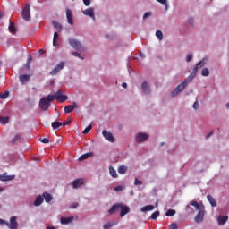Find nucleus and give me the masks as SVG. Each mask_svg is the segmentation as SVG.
Segmentation results:
<instances>
[{"label":"nucleus","mask_w":229,"mask_h":229,"mask_svg":"<svg viewBox=\"0 0 229 229\" xmlns=\"http://www.w3.org/2000/svg\"><path fill=\"white\" fill-rule=\"evenodd\" d=\"M66 18L69 24H73L72 12L71 11V9H66Z\"/></svg>","instance_id":"19"},{"label":"nucleus","mask_w":229,"mask_h":229,"mask_svg":"<svg viewBox=\"0 0 229 229\" xmlns=\"http://www.w3.org/2000/svg\"><path fill=\"white\" fill-rule=\"evenodd\" d=\"M15 178V175H8V174L4 173V174H0V182H10Z\"/></svg>","instance_id":"11"},{"label":"nucleus","mask_w":229,"mask_h":229,"mask_svg":"<svg viewBox=\"0 0 229 229\" xmlns=\"http://www.w3.org/2000/svg\"><path fill=\"white\" fill-rule=\"evenodd\" d=\"M22 17H23L24 21H30L31 19V13L30 12L29 4H25V6L23 8Z\"/></svg>","instance_id":"8"},{"label":"nucleus","mask_w":229,"mask_h":229,"mask_svg":"<svg viewBox=\"0 0 229 229\" xmlns=\"http://www.w3.org/2000/svg\"><path fill=\"white\" fill-rule=\"evenodd\" d=\"M120 210H121L120 216L124 217V216H126V214L130 212V208L127 206H123V204H121Z\"/></svg>","instance_id":"15"},{"label":"nucleus","mask_w":229,"mask_h":229,"mask_svg":"<svg viewBox=\"0 0 229 229\" xmlns=\"http://www.w3.org/2000/svg\"><path fill=\"white\" fill-rule=\"evenodd\" d=\"M9 31L10 33H17V29L15 28V24L12 21H10V24H9Z\"/></svg>","instance_id":"28"},{"label":"nucleus","mask_w":229,"mask_h":229,"mask_svg":"<svg viewBox=\"0 0 229 229\" xmlns=\"http://www.w3.org/2000/svg\"><path fill=\"white\" fill-rule=\"evenodd\" d=\"M52 101L53 99L49 97V95L47 97H43L39 100V108H41L43 112H47V110H49V106H51Z\"/></svg>","instance_id":"3"},{"label":"nucleus","mask_w":229,"mask_h":229,"mask_svg":"<svg viewBox=\"0 0 229 229\" xmlns=\"http://www.w3.org/2000/svg\"><path fill=\"white\" fill-rule=\"evenodd\" d=\"M114 225H117V222L106 223V225H104L103 228L110 229V228H112V226H114Z\"/></svg>","instance_id":"34"},{"label":"nucleus","mask_w":229,"mask_h":229,"mask_svg":"<svg viewBox=\"0 0 229 229\" xmlns=\"http://www.w3.org/2000/svg\"><path fill=\"white\" fill-rule=\"evenodd\" d=\"M30 76L28 74L20 75V81L24 85L27 81H30Z\"/></svg>","instance_id":"23"},{"label":"nucleus","mask_w":229,"mask_h":229,"mask_svg":"<svg viewBox=\"0 0 229 229\" xmlns=\"http://www.w3.org/2000/svg\"><path fill=\"white\" fill-rule=\"evenodd\" d=\"M159 216H160V211H155V212L150 216V219H153V221H155Z\"/></svg>","instance_id":"36"},{"label":"nucleus","mask_w":229,"mask_h":229,"mask_svg":"<svg viewBox=\"0 0 229 229\" xmlns=\"http://www.w3.org/2000/svg\"><path fill=\"white\" fill-rule=\"evenodd\" d=\"M64 67H65V63H64V62L59 63V64L50 72V76H56V74H58V72H60V71H62V69H64Z\"/></svg>","instance_id":"6"},{"label":"nucleus","mask_w":229,"mask_h":229,"mask_svg":"<svg viewBox=\"0 0 229 229\" xmlns=\"http://www.w3.org/2000/svg\"><path fill=\"white\" fill-rule=\"evenodd\" d=\"M3 17V12L0 11V19Z\"/></svg>","instance_id":"62"},{"label":"nucleus","mask_w":229,"mask_h":229,"mask_svg":"<svg viewBox=\"0 0 229 229\" xmlns=\"http://www.w3.org/2000/svg\"><path fill=\"white\" fill-rule=\"evenodd\" d=\"M69 44L73 49H76V51H80L81 53L85 50L83 46H81V43L74 38L69 39Z\"/></svg>","instance_id":"5"},{"label":"nucleus","mask_w":229,"mask_h":229,"mask_svg":"<svg viewBox=\"0 0 229 229\" xmlns=\"http://www.w3.org/2000/svg\"><path fill=\"white\" fill-rule=\"evenodd\" d=\"M39 140H40L43 144H49V139H48V138L39 139Z\"/></svg>","instance_id":"44"},{"label":"nucleus","mask_w":229,"mask_h":229,"mask_svg":"<svg viewBox=\"0 0 229 229\" xmlns=\"http://www.w3.org/2000/svg\"><path fill=\"white\" fill-rule=\"evenodd\" d=\"M60 221L61 225H69V223H72V221H74V216L61 217Z\"/></svg>","instance_id":"18"},{"label":"nucleus","mask_w":229,"mask_h":229,"mask_svg":"<svg viewBox=\"0 0 229 229\" xmlns=\"http://www.w3.org/2000/svg\"><path fill=\"white\" fill-rule=\"evenodd\" d=\"M53 26L54 28H55V30H62V25L56 21H53Z\"/></svg>","instance_id":"38"},{"label":"nucleus","mask_w":229,"mask_h":229,"mask_svg":"<svg viewBox=\"0 0 229 229\" xmlns=\"http://www.w3.org/2000/svg\"><path fill=\"white\" fill-rule=\"evenodd\" d=\"M128 171V167H126L124 165H122L118 167V173L119 174H124Z\"/></svg>","instance_id":"27"},{"label":"nucleus","mask_w":229,"mask_h":229,"mask_svg":"<svg viewBox=\"0 0 229 229\" xmlns=\"http://www.w3.org/2000/svg\"><path fill=\"white\" fill-rule=\"evenodd\" d=\"M50 85H55V80L50 81Z\"/></svg>","instance_id":"60"},{"label":"nucleus","mask_w":229,"mask_h":229,"mask_svg":"<svg viewBox=\"0 0 229 229\" xmlns=\"http://www.w3.org/2000/svg\"><path fill=\"white\" fill-rule=\"evenodd\" d=\"M123 186H116L114 187V191L115 192H121V191H123Z\"/></svg>","instance_id":"46"},{"label":"nucleus","mask_w":229,"mask_h":229,"mask_svg":"<svg viewBox=\"0 0 229 229\" xmlns=\"http://www.w3.org/2000/svg\"><path fill=\"white\" fill-rule=\"evenodd\" d=\"M157 3H160V4H163V6L165 7V10H167V8H169V5L167 4V0H157Z\"/></svg>","instance_id":"40"},{"label":"nucleus","mask_w":229,"mask_h":229,"mask_svg":"<svg viewBox=\"0 0 229 229\" xmlns=\"http://www.w3.org/2000/svg\"><path fill=\"white\" fill-rule=\"evenodd\" d=\"M83 183H85L83 179H76L72 182V187H73V189H78V187H81V185H83Z\"/></svg>","instance_id":"16"},{"label":"nucleus","mask_w":229,"mask_h":229,"mask_svg":"<svg viewBox=\"0 0 229 229\" xmlns=\"http://www.w3.org/2000/svg\"><path fill=\"white\" fill-rule=\"evenodd\" d=\"M10 121V117L8 116H1L0 117V124H6Z\"/></svg>","instance_id":"32"},{"label":"nucleus","mask_w":229,"mask_h":229,"mask_svg":"<svg viewBox=\"0 0 229 229\" xmlns=\"http://www.w3.org/2000/svg\"><path fill=\"white\" fill-rule=\"evenodd\" d=\"M156 37L158 38V40H162L164 38V34L162 33V30H157Z\"/></svg>","instance_id":"37"},{"label":"nucleus","mask_w":229,"mask_h":229,"mask_svg":"<svg viewBox=\"0 0 229 229\" xmlns=\"http://www.w3.org/2000/svg\"><path fill=\"white\" fill-rule=\"evenodd\" d=\"M10 96V91H4V93L0 94L1 99H6Z\"/></svg>","instance_id":"39"},{"label":"nucleus","mask_w":229,"mask_h":229,"mask_svg":"<svg viewBox=\"0 0 229 229\" xmlns=\"http://www.w3.org/2000/svg\"><path fill=\"white\" fill-rule=\"evenodd\" d=\"M118 210H121V203L113 205L112 208L108 210V214L112 216V214L118 212Z\"/></svg>","instance_id":"13"},{"label":"nucleus","mask_w":229,"mask_h":229,"mask_svg":"<svg viewBox=\"0 0 229 229\" xmlns=\"http://www.w3.org/2000/svg\"><path fill=\"white\" fill-rule=\"evenodd\" d=\"M205 65V60L199 61L195 68L193 69L192 72L190 74L189 77L184 79V81L179 84L171 93L172 98H174V96H178L182 90H183L186 87L187 84L191 83L194 78H196V74H198V69H201Z\"/></svg>","instance_id":"1"},{"label":"nucleus","mask_w":229,"mask_h":229,"mask_svg":"<svg viewBox=\"0 0 229 229\" xmlns=\"http://www.w3.org/2000/svg\"><path fill=\"white\" fill-rule=\"evenodd\" d=\"M78 203H73L70 206V208H78Z\"/></svg>","instance_id":"53"},{"label":"nucleus","mask_w":229,"mask_h":229,"mask_svg":"<svg viewBox=\"0 0 229 229\" xmlns=\"http://www.w3.org/2000/svg\"><path fill=\"white\" fill-rule=\"evenodd\" d=\"M170 229H178V225L177 224H172L170 225Z\"/></svg>","instance_id":"52"},{"label":"nucleus","mask_w":229,"mask_h":229,"mask_svg":"<svg viewBox=\"0 0 229 229\" xmlns=\"http://www.w3.org/2000/svg\"><path fill=\"white\" fill-rule=\"evenodd\" d=\"M90 157H94V153L88 152L86 154H83L79 157V162H82V160H87V158H90Z\"/></svg>","instance_id":"20"},{"label":"nucleus","mask_w":229,"mask_h":229,"mask_svg":"<svg viewBox=\"0 0 229 229\" xmlns=\"http://www.w3.org/2000/svg\"><path fill=\"white\" fill-rule=\"evenodd\" d=\"M149 139V135L144 133V132H140L136 136V141L138 142H144Z\"/></svg>","instance_id":"10"},{"label":"nucleus","mask_w":229,"mask_h":229,"mask_svg":"<svg viewBox=\"0 0 229 229\" xmlns=\"http://www.w3.org/2000/svg\"><path fill=\"white\" fill-rule=\"evenodd\" d=\"M84 15H87L88 17H91V19L96 20V17L94 16V8L89 7L82 12Z\"/></svg>","instance_id":"12"},{"label":"nucleus","mask_w":229,"mask_h":229,"mask_svg":"<svg viewBox=\"0 0 229 229\" xmlns=\"http://www.w3.org/2000/svg\"><path fill=\"white\" fill-rule=\"evenodd\" d=\"M212 133H213V132H209L208 134H207L206 138H207V139H209V137H212Z\"/></svg>","instance_id":"57"},{"label":"nucleus","mask_w":229,"mask_h":229,"mask_svg":"<svg viewBox=\"0 0 229 229\" xmlns=\"http://www.w3.org/2000/svg\"><path fill=\"white\" fill-rule=\"evenodd\" d=\"M141 89L145 94H150L151 93V88H149V84H148L147 81H144L141 85Z\"/></svg>","instance_id":"17"},{"label":"nucleus","mask_w":229,"mask_h":229,"mask_svg":"<svg viewBox=\"0 0 229 229\" xmlns=\"http://www.w3.org/2000/svg\"><path fill=\"white\" fill-rule=\"evenodd\" d=\"M201 74L204 77L210 76V71L208 70V68H204L201 72Z\"/></svg>","instance_id":"35"},{"label":"nucleus","mask_w":229,"mask_h":229,"mask_svg":"<svg viewBox=\"0 0 229 229\" xmlns=\"http://www.w3.org/2000/svg\"><path fill=\"white\" fill-rule=\"evenodd\" d=\"M226 108H229V103L226 104Z\"/></svg>","instance_id":"63"},{"label":"nucleus","mask_w":229,"mask_h":229,"mask_svg":"<svg viewBox=\"0 0 229 229\" xmlns=\"http://www.w3.org/2000/svg\"><path fill=\"white\" fill-rule=\"evenodd\" d=\"M122 87H123V89H126V87H128V84H126V82H123V83L122 84Z\"/></svg>","instance_id":"56"},{"label":"nucleus","mask_w":229,"mask_h":229,"mask_svg":"<svg viewBox=\"0 0 229 229\" xmlns=\"http://www.w3.org/2000/svg\"><path fill=\"white\" fill-rule=\"evenodd\" d=\"M85 6H90V0H82Z\"/></svg>","instance_id":"50"},{"label":"nucleus","mask_w":229,"mask_h":229,"mask_svg":"<svg viewBox=\"0 0 229 229\" xmlns=\"http://www.w3.org/2000/svg\"><path fill=\"white\" fill-rule=\"evenodd\" d=\"M199 102L195 101L194 104H193V108H194L195 110H198V107H199Z\"/></svg>","instance_id":"48"},{"label":"nucleus","mask_w":229,"mask_h":229,"mask_svg":"<svg viewBox=\"0 0 229 229\" xmlns=\"http://www.w3.org/2000/svg\"><path fill=\"white\" fill-rule=\"evenodd\" d=\"M38 53H39V55H44V49H40L39 51H38Z\"/></svg>","instance_id":"58"},{"label":"nucleus","mask_w":229,"mask_h":229,"mask_svg":"<svg viewBox=\"0 0 229 229\" xmlns=\"http://www.w3.org/2000/svg\"><path fill=\"white\" fill-rule=\"evenodd\" d=\"M58 39V32L54 33L53 46H56V40Z\"/></svg>","instance_id":"42"},{"label":"nucleus","mask_w":229,"mask_h":229,"mask_svg":"<svg viewBox=\"0 0 229 229\" xmlns=\"http://www.w3.org/2000/svg\"><path fill=\"white\" fill-rule=\"evenodd\" d=\"M176 214V210L174 209H168L165 213L166 217H173Z\"/></svg>","instance_id":"33"},{"label":"nucleus","mask_w":229,"mask_h":229,"mask_svg":"<svg viewBox=\"0 0 229 229\" xmlns=\"http://www.w3.org/2000/svg\"><path fill=\"white\" fill-rule=\"evenodd\" d=\"M25 67H26V69H28V63H26Z\"/></svg>","instance_id":"64"},{"label":"nucleus","mask_w":229,"mask_h":229,"mask_svg":"<svg viewBox=\"0 0 229 229\" xmlns=\"http://www.w3.org/2000/svg\"><path fill=\"white\" fill-rule=\"evenodd\" d=\"M90 130H92V125H88L82 131V133L84 135H87V133H89L90 131Z\"/></svg>","instance_id":"41"},{"label":"nucleus","mask_w":229,"mask_h":229,"mask_svg":"<svg viewBox=\"0 0 229 229\" xmlns=\"http://www.w3.org/2000/svg\"><path fill=\"white\" fill-rule=\"evenodd\" d=\"M5 225L8 226L10 229H17L19 228V224L17 223V216H12L10 218V223H5Z\"/></svg>","instance_id":"7"},{"label":"nucleus","mask_w":229,"mask_h":229,"mask_svg":"<svg viewBox=\"0 0 229 229\" xmlns=\"http://www.w3.org/2000/svg\"><path fill=\"white\" fill-rule=\"evenodd\" d=\"M207 198L211 207H217V202L216 201V199H214V197H212L211 195H208Z\"/></svg>","instance_id":"22"},{"label":"nucleus","mask_w":229,"mask_h":229,"mask_svg":"<svg viewBox=\"0 0 229 229\" xmlns=\"http://www.w3.org/2000/svg\"><path fill=\"white\" fill-rule=\"evenodd\" d=\"M74 108H78V104H76V102H73L72 106H66L64 107V113L71 114V112H72Z\"/></svg>","instance_id":"14"},{"label":"nucleus","mask_w":229,"mask_h":229,"mask_svg":"<svg viewBox=\"0 0 229 229\" xmlns=\"http://www.w3.org/2000/svg\"><path fill=\"white\" fill-rule=\"evenodd\" d=\"M55 226H47L46 229H55Z\"/></svg>","instance_id":"61"},{"label":"nucleus","mask_w":229,"mask_h":229,"mask_svg":"<svg viewBox=\"0 0 229 229\" xmlns=\"http://www.w3.org/2000/svg\"><path fill=\"white\" fill-rule=\"evenodd\" d=\"M51 125L53 130H58L62 126V122H53Z\"/></svg>","instance_id":"31"},{"label":"nucleus","mask_w":229,"mask_h":229,"mask_svg":"<svg viewBox=\"0 0 229 229\" xmlns=\"http://www.w3.org/2000/svg\"><path fill=\"white\" fill-rule=\"evenodd\" d=\"M151 210H155V206L148 205L141 208V212H151Z\"/></svg>","instance_id":"24"},{"label":"nucleus","mask_w":229,"mask_h":229,"mask_svg":"<svg viewBox=\"0 0 229 229\" xmlns=\"http://www.w3.org/2000/svg\"><path fill=\"white\" fill-rule=\"evenodd\" d=\"M32 60H33V57L31 55H28V58H27L28 71H30V64H31Z\"/></svg>","instance_id":"43"},{"label":"nucleus","mask_w":229,"mask_h":229,"mask_svg":"<svg viewBox=\"0 0 229 229\" xmlns=\"http://www.w3.org/2000/svg\"><path fill=\"white\" fill-rule=\"evenodd\" d=\"M226 221H228V216H218V225H225V223H226Z\"/></svg>","instance_id":"26"},{"label":"nucleus","mask_w":229,"mask_h":229,"mask_svg":"<svg viewBox=\"0 0 229 229\" xmlns=\"http://www.w3.org/2000/svg\"><path fill=\"white\" fill-rule=\"evenodd\" d=\"M191 207H194L196 210H199L197 216H195V223H203V218L205 217V211L199 208V204L196 200L190 202Z\"/></svg>","instance_id":"2"},{"label":"nucleus","mask_w":229,"mask_h":229,"mask_svg":"<svg viewBox=\"0 0 229 229\" xmlns=\"http://www.w3.org/2000/svg\"><path fill=\"white\" fill-rule=\"evenodd\" d=\"M43 198L45 199L46 203H49L53 200V196L47 192L43 193Z\"/></svg>","instance_id":"25"},{"label":"nucleus","mask_w":229,"mask_h":229,"mask_svg":"<svg viewBox=\"0 0 229 229\" xmlns=\"http://www.w3.org/2000/svg\"><path fill=\"white\" fill-rule=\"evenodd\" d=\"M69 124H71V121L62 123V126H69Z\"/></svg>","instance_id":"54"},{"label":"nucleus","mask_w":229,"mask_h":229,"mask_svg":"<svg viewBox=\"0 0 229 229\" xmlns=\"http://www.w3.org/2000/svg\"><path fill=\"white\" fill-rule=\"evenodd\" d=\"M42 203H44V198H42V196L38 195L36 198V200L34 201V207H40V205H42Z\"/></svg>","instance_id":"21"},{"label":"nucleus","mask_w":229,"mask_h":229,"mask_svg":"<svg viewBox=\"0 0 229 229\" xmlns=\"http://www.w3.org/2000/svg\"><path fill=\"white\" fill-rule=\"evenodd\" d=\"M6 221L0 218V225H6Z\"/></svg>","instance_id":"55"},{"label":"nucleus","mask_w":229,"mask_h":229,"mask_svg":"<svg viewBox=\"0 0 229 229\" xmlns=\"http://www.w3.org/2000/svg\"><path fill=\"white\" fill-rule=\"evenodd\" d=\"M148 17H151V13L148 12L144 13L143 19H148Z\"/></svg>","instance_id":"49"},{"label":"nucleus","mask_w":229,"mask_h":229,"mask_svg":"<svg viewBox=\"0 0 229 229\" xmlns=\"http://www.w3.org/2000/svg\"><path fill=\"white\" fill-rule=\"evenodd\" d=\"M109 173L113 178H117V172L114 170V166L109 167Z\"/></svg>","instance_id":"29"},{"label":"nucleus","mask_w":229,"mask_h":229,"mask_svg":"<svg viewBox=\"0 0 229 229\" xmlns=\"http://www.w3.org/2000/svg\"><path fill=\"white\" fill-rule=\"evenodd\" d=\"M134 185H142V181H140L139 179L135 178Z\"/></svg>","instance_id":"47"},{"label":"nucleus","mask_w":229,"mask_h":229,"mask_svg":"<svg viewBox=\"0 0 229 229\" xmlns=\"http://www.w3.org/2000/svg\"><path fill=\"white\" fill-rule=\"evenodd\" d=\"M192 22H194V19L191 18V19L189 20V23H190V24H192Z\"/></svg>","instance_id":"59"},{"label":"nucleus","mask_w":229,"mask_h":229,"mask_svg":"<svg viewBox=\"0 0 229 229\" xmlns=\"http://www.w3.org/2000/svg\"><path fill=\"white\" fill-rule=\"evenodd\" d=\"M102 135L104 139H106V140H108L109 142H115V138H114V135L112 134V132L106 130H104L102 131Z\"/></svg>","instance_id":"9"},{"label":"nucleus","mask_w":229,"mask_h":229,"mask_svg":"<svg viewBox=\"0 0 229 229\" xmlns=\"http://www.w3.org/2000/svg\"><path fill=\"white\" fill-rule=\"evenodd\" d=\"M49 98H52V101L56 99L57 101H60V103H64V101H67L68 99L67 96L62 95V90H57L55 94L49 95Z\"/></svg>","instance_id":"4"},{"label":"nucleus","mask_w":229,"mask_h":229,"mask_svg":"<svg viewBox=\"0 0 229 229\" xmlns=\"http://www.w3.org/2000/svg\"><path fill=\"white\" fill-rule=\"evenodd\" d=\"M72 55L73 56H77L78 58H81V60H83V57H81V55H80V53L78 52H72Z\"/></svg>","instance_id":"45"},{"label":"nucleus","mask_w":229,"mask_h":229,"mask_svg":"<svg viewBox=\"0 0 229 229\" xmlns=\"http://www.w3.org/2000/svg\"><path fill=\"white\" fill-rule=\"evenodd\" d=\"M22 139L21 138V135L17 134L13 140L12 144H16V142H21Z\"/></svg>","instance_id":"30"},{"label":"nucleus","mask_w":229,"mask_h":229,"mask_svg":"<svg viewBox=\"0 0 229 229\" xmlns=\"http://www.w3.org/2000/svg\"><path fill=\"white\" fill-rule=\"evenodd\" d=\"M191 60H192V55L189 54L186 57V62H191Z\"/></svg>","instance_id":"51"}]
</instances>
